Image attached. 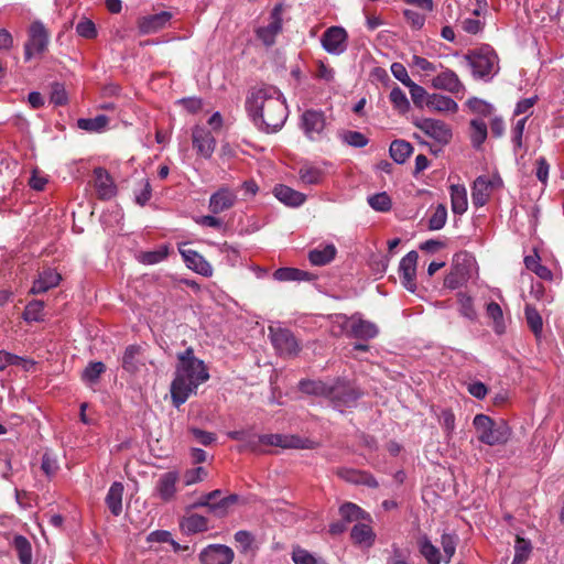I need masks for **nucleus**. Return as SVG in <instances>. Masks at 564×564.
<instances>
[{"label": "nucleus", "mask_w": 564, "mask_h": 564, "mask_svg": "<svg viewBox=\"0 0 564 564\" xmlns=\"http://www.w3.org/2000/svg\"><path fill=\"white\" fill-rule=\"evenodd\" d=\"M406 87L409 88L413 104L416 107H423L424 104L426 105V99L430 95L426 93V90L422 86L412 82Z\"/></svg>", "instance_id": "53"}, {"label": "nucleus", "mask_w": 564, "mask_h": 564, "mask_svg": "<svg viewBox=\"0 0 564 564\" xmlns=\"http://www.w3.org/2000/svg\"><path fill=\"white\" fill-rule=\"evenodd\" d=\"M93 185L97 197L101 200H108L117 193V186L111 175L104 167H96L94 170Z\"/></svg>", "instance_id": "13"}, {"label": "nucleus", "mask_w": 564, "mask_h": 564, "mask_svg": "<svg viewBox=\"0 0 564 564\" xmlns=\"http://www.w3.org/2000/svg\"><path fill=\"white\" fill-rule=\"evenodd\" d=\"M292 560L295 564H317V558H315L313 554L301 546L293 549Z\"/></svg>", "instance_id": "57"}, {"label": "nucleus", "mask_w": 564, "mask_h": 564, "mask_svg": "<svg viewBox=\"0 0 564 564\" xmlns=\"http://www.w3.org/2000/svg\"><path fill=\"white\" fill-rule=\"evenodd\" d=\"M61 280L62 276L58 272L50 268L44 269L42 272L39 273V278L33 282L30 292L32 294L45 293L50 289L57 286Z\"/></svg>", "instance_id": "25"}, {"label": "nucleus", "mask_w": 564, "mask_h": 564, "mask_svg": "<svg viewBox=\"0 0 564 564\" xmlns=\"http://www.w3.org/2000/svg\"><path fill=\"white\" fill-rule=\"evenodd\" d=\"M372 523L371 516L355 505V545L369 549L375 544L377 534Z\"/></svg>", "instance_id": "7"}, {"label": "nucleus", "mask_w": 564, "mask_h": 564, "mask_svg": "<svg viewBox=\"0 0 564 564\" xmlns=\"http://www.w3.org/2000/svg\"><path fill=\"white\" fill-rule=\"evenodd\" d=\"M167 254V246H162L158 250L141 252L138 260L143 264H155L163 261Z\"/></svg>", "instance_id": "48"}, {"label": "nucleus", "mask_w": 564, "mask_h": 564, "mask_svg": "<svg viewBox=\"0 0 564 564\" xmlns=\"http://www.w3.org/2000/svg\"><path fill=\"white\" fill-rule=\"evenodd\" d=\"M235 541L241 547V552L247 553L249 551V549L251 547L254 539H253V535L249 531L240 530L235 533Z\"/></svg>", "instance_id": "63"}, {"label": "nucleus", "mask_w": 564, "mask_h": 564, "mask_svg": "<svg viewBox=\"0 0 564 564\" xmlns=\"http://www.w3.org/2000/svg\"><path fill=\"white\" fill-rule=\"evenodd\" d=\"M447 220V209L444 204H438L432 216L429 219V229L431 230H440L442 229Z\"/></svg>", "instance_id": "49"}, {"label": "nucleus", "mask_w": 564, "mask_h": 564, "mask_svg": "<svg viewBox=\"0 0 564 564\" xmlns=\"http://www.w3.org/2000/svg\"><path fill=\"white\" fill-rule=\"evenodd\" d=\"M419 254L416 251H410L400 261L399 271L403 286L414 292L416 289V264Z\"/></svg>", "instance_id": "12"}, {"label": "nucleus", "mask_w": 564, "mask_h": 564, "mask_svg": "<svg viewBox=\"0 0 564 564\" xmlns=\"http://www.w3.org/2000/svg\"><path fill=\"white\" fill-rule=\"evenodd\" d=\"M50 43V33L41 21H33L28 31L24 44V59L30 61L34 54H43Z\"/></svg>", "instance_id": "6"}, {"label": "nucleus", "mask_w": 564, "mask_h": 564, "mask_svg": "<svg viewBox=\"0 0 564 564\" xmlns=\"http://www.w3.org/2000/svg\"><path fill=\"white\" fill-rule=\"evenodd\" d=\"M198 557L200 564H232L235 553L225 544H209L200 551Z\"/></svg>", "instance_id": "10"}, {"label": "nucleus", "mask_w": 564, "mask_h": 564, "mask_svg": "<svg viewBox=\"0 0 564 564\" xmlns=\"http://www.w3.org/2000/svg\"><path fill=\"white\" fill-rule=\"evenodd\" d=\"M514 551V557L511 564H524L532 551L531 542L518 535Z\"/></svg>", "instance_id": "44"}, {"label": "nucleus", "mask_w": 564, "mask_h": 564, "mask_svg": "<svg viewBox=\"0 0 564 564\" xmlns=\"http://www.w3.org/2000/svg\"><path fill=\"white\" fill-rule=\"evenodd\" d=\"M431 85L435 89L446 90L451 94H459L465 91V86L460 82L458 75L449 68H445L435 77H433Z\"/></svg>", "instance_id": "14"}, {"label": "nucleus", "mask_w": 564, "mask_h": 564, "mask_svg": "<svg viewBox=\"0 0 564 564\" xmlns=\"http://www.w3.org/2000/svg\"><path fill=\"white\" fill-rule=\"evenodd\" d=\"M479 442L489 445H503L511 436V427L505 420L496 422L486 414H477L473 420Z\"/></svg>", "instance_id": "4"}, {"label": "nucleus", "mask_w": 564, "mask_h": 564, "mask_svg": "<svg viewBox=\"0 0 564 564\" xmlns=\"http://www.w3.org/2000/svg\"><path fill=\"white\" fill-rule=\"evenodd\" d=\"M207 476V471L204 467H196L187 469L183 475V481L185 486H191L196 482L204 480Z\"/></svg>", "instance_id": "55"}, {"label": "nucleus", "mask_w": 564, "mask_h": 564, "mask_svg": "<svg viewBox=\"0 0 564 564\" xmlns=\"http://www.w3.org/2000/svg\"><path fill=\"white\" fill-rule=\"evenodd\" d=\"M76 32L79 36L85 39H95L97 36L95 23L88 19H83L77 23Z\"/></svg>", "instance_id": "56"}, {"label": "nucleus", "mask_w": 564, "mask_h": 564, "mask_svg": "<svg viewBox=\"0 0 564 564\" xmlns=\"http://www.w3.org/2000/svg\"><path fill=\"white\" fill-rule=\"evenodd\" d=\"M413 151V147L410 142L404 140H394L390 144V156L393 159V161L398 164L404 163L408 158L411 155Z\"/></svg>", "instance_id": "36"}, {"label": "nucleus", "mask_w": 564, "mask_h": 564, "mask_svg": "<svg viewBox=\"0 0 564 564\" xmlns=\"http://www.w3.org/2000/svg\"><path fill=\"white\" fill-rule=\"evenodd\" d=\"M209 379L205 362L198 359L192 347L177 354L174 379L171 383L172 403L178 408L184 404L197 388Z\"/></svg>", "instance_id": "2"}, {"label": "nucleus", "mask_w": 564, "mask_h": 564, "mask_svg": "<svg viewBox=\"0 0 564 564\" xmlns=\"http://www.w3.org/2000/svg\"><path fill=\"white\" fill-rule=\"evenodd\" d=\"M415 127L440 144H447L453 135L449 126L436 119H421L415 122Z\"/></svg>", "instance_id": "9"}, {"label": "nucleus", "mask_w": 564, "mask_h": 564, "mask_svg": "<svg viewBox=\"0 0 564 564\" xmlns=\"http://www.w3.org/2000/svg\"><path fill=\"white\" fill-rule=\"evenodd\" d=\"M339 514L341 517V521L333 522L329 525V533L332 535H338L346 530V525L352 519V503L346 502L339 508Z\"/></svg>", "instance_id": "37"}, {"label": "nucleus", "mask_w": 564, "mask_h": 564, "mask_svg": "<svg viewBox=\"0 0 564 564\" xmlns=\"http://www.w3.org/2000/svg\"><path fill=\"white\" fill-rule=\"evenodd\" d=\"M527 120H528V117H523L521 119H519L517 121V123L514 124V127L512 128V137H511V141L513 143V147H514V151L517 152L519 149L522 148L523 143H522V137H523V132H524V129H525V123H527Z\"/></svg>", "instance_id": "54"}, {"label": "nucleus", "mask_w": 564, "mask_h": 564, "mask_svg": "<svg viewBox=\"0 0 564 564\" xmlns=\"http://www.w3.org/2000/svg\"><path fill=\"white\" fill-rule=\"evenodd\" d=\"M271 343L280 356L295 357L301 346L294 334L286 328H269Z\"/></svg>", "instance_id": "8"}, {"label": "nucleus", "mask_w": 564, "mask_h": 564, "mask_svg": "<svg viewBox=\"0 0 564 564\" xmlns=\"http://www.w3.org/2000/svg\"><path fill=\"white\" fill-rule=\"evenodd\" d=\"M109 122V118L105 115H98L95 118H80L77 121L79 129L88 132H100Z\"/></svg>", "instance_id": "38"}, {"label": "nucleus", "mask_w": 564, "mask_h": 564, "mask_svg": "<svg viewBox=\"0 0 564 564\" xmlns=\"http://www.w3.org/2000/svg\"><path fill=\"white\" fill-rule=\"evenodd\" d=\"M488 135L486 122L481 118L470 121V141L475 149H480Z\"/></svg>", "instance_id": "34"}, {"label": "nucleus", "mask_w": 564, "mask_h": 564, "mask_svg": "<svg viewBox=\"0 0 564 564\" xmlns=\"http://www.w3.org/2000/svg\"><path fill=\"white\" fill-rule=\"evenodd\" d=\"M121 366L130 375L138 373L145 366L142 347L140 345H129L122 355Z\"/></svg>", "instance_id": "17"}, {"label": "nucleus", "mask_w": 564, "mask_h": 564, "mask_svg": "<svg viewBox=\"0 0 564 564\" xmlns=\"http://www.w3.org/2000/svg\"><path fill=\"white\" fill-rule=\"evenodd\" d=\"M524 264L527 269L534 272L543 280H551L553 276L551 270L540 262V258L538 256H527L524 258Z\"/></svg>", "instance_id": "43"}, {"label": "nucleus", "mask_w": 564, "mask_h": 564, "mask_svg": "<svg viewBox=\"0 0 564 564\" xmlns=\"http://www.w3.org/2000/svg\"><path fill=\"white\" fill-rule=\"evenodd\" d=\"M465 58L475 77L490 80L499 70V58L490 46H482L468 53Z\"/></svg>", "instance_id": "5"}, {"label": "nucleus", "mask_w": 564, "mask_h": 564, "mask_svg": "<svg viewBox=\"0 0 564 564\" xmlns=\"http://www.w3.org/2000/svg\"><path fill=\"white\" fill-rule=\"evenodd\" d=\"M332 332L336 336L344 335V334L347 336H350L352 333V323H351L350 318H348L346 316H339V315L336 316Z\"/></svg>", "instance_id": "52"}, {"label": "nucleus", "mask_w": 564, "mask_h": 564, "mask_svg": "<svg viewBox=\"0 0 564 564\" xmlns=\"http://www.w3.org/2000/svg\"><path fill=\"white\" fill-rule=\"evenodd\" d=\"M106 371V366L101 361L89 362L83 372V379L90 383L96 382Z\"/></svg>", "instance_id": "51"}, {"label": "nucleus", "mask_w": 564, "mask_h": 564, "mask_svg": "<svg viewBox=\"0 0 564 564\" xmlns=\"http://www.w3.org/2000/svg\"><path fill=\"white\" fill-rule=\"evenodd\" d=\"M420 553L424 556L429 564H440V551L434 546L427 536L419 539Z\"/></svg>", "instance_id": "40"}, {"label": "nucleus", "mask_w": 564, "mask_h": 564, "mask_svg": "<svg viewBox=\"0 0 564 564\" xmlns=\"http://www.w3.org/2000/svg\"><path fill=\"white\" fill-rule=\"evenodd\" d=\"M245 107L254 126L267 133L279 131L289 113L282 93L267 84L249 89Z\"/></svg>", "instance_id": "1"}, {"label": "nucleus", "mask_w": 564, "mask_h": 564, "mask_svg": "<svg viewBox=\"0 0 564 564\" xmlns=\"http://www.w3.org/2000/svg\"><path fill=\"white\" fill-rule=\"evenodd\" d=\"M180 252L188 269L204 276L213 275V267L200 253L185 248H180Z\"/></svg>", "instance_id": "20"}, {"label": "nucleus", "mask_w": 564, "mask_h": 564, "mask_svg": "<svg viewBox=\"0 0 564 564\" xmlns=\"http://www.w3.org/2000/svg\"><path fill=\"white\" fill-rule=\"evenodd\" d=\"M273 276L282 282L310 280L308 272L295 268H280L274 271Z\"/></svg>", "instance_id": "39"}, {"label": "nucleus", "mask_w": 564, "mask_h": 564, "mask_svg": "<svg viewBox=\"0 0 564 564\" xmlns=\"http://www.w3.org/2000/svg\"><path fill=\"white\" fill-rule=\"evenodd\" d=\"M180 528L187 535L205 532L208 530V519L197 513H191L182 518Z\"/></svg>", "instance_id": "28"}, {"label": "nucleus", "mask_w": 564, "mask_h": 564, "mask_svg": "<svg viewBox=\"0 0 564 564\" xmlns=\"http://www.w3.org/2000/svg\"><path fill=\"white\" fill-rule=\"evenodd\" d=\"M299 389L305 394L329 399L334 408L340 412H345L352 401V387L348 380L337 379L333 384H328L322 380L302 379Z\"/></svg>", "instance_id": "3"}, {"label": "nucleus", "mask_w": 564, "mask_h": 564, "mask_svg": "<svg viewBox=\"0 0 564 564\" xmlns=\"http://www.w3.org/2000/svg\"><path fill=\"white\" fill-rule=\"evenodd\" d=\"M441 544L446 556V562H449L456 551L455 536L448 533H444L441 539Z\"/></svg>", "instance_id": "60"}, {"label": "nucleus", "mask_w": 564, "mask_h": 564, "mask_svg": "<svg viewBox=\"0 0 564 564\" xmlns=\"http://www.w3.org/2000/svg\"><path fill=\"white\" fill-rule=\"evenodd\" d=\"M299 176L302 183L306 185L317 184L323 177V173L319 169L311 166V165H303L299 171Z\"/></svg>", "instance_id": "50"}, {"label": "nucleus", "mask_w": 564, "mask_h": 564, "mask_svg": "<svg viewBox=\"0 0 564 564\" xmlns=\"http://www.w3.org/2000/svg\"><path fill=\"white\" fill-rule=\"evenodd\" d=\"M336 248L334 245H326L315 248L308 252V260L313 265H325L334 260Z\"/></svg>", "instance_id": "32"}, {"label": "nucleus", "mask_w": 564, "mask_h": 564, "mask_svg": "<svg viewBox=\"0 0 564 564\" xmlns=\"http://www.w3.org/2000/svg\"><path fill=\"white\" fill-rule=\"evenodd\" d=\"M177 481V471H167L160 476L155 485V490L163 501H170L174 498Z\"/></svg>", "instance_id": "24"}, {"label": "nucleus", "mask_w": 564, "mask_h": 564, "mask_svg": "<svg viewBox=\"0 0 564 564\" xmlns=\"http://www.w3.org/2000/svg\"><path fill=\"white\" fill-rule=\"evenodd\" d=\"M426 107L431 111L440 113H456L458 110V105L452 97L441 94L430 95L426 99Z\"/></svg>", "instance_id": "27"}, {"label": "nucleus", "mask_w": 564, "mask_h": 564, "mask_svg": "<svg viewBox=\"0 0 564 564\" xmlns=\"http://www.w3.org/2000/svg\"><path fill=\"white\" fill-rule=\"evenodd\" d=\"M236 195L228 188H220L209 198V210L213 214H219L234 206Z\"/></svg>", "instance_id": "26"}, {"label": "nucleus", "mask_w": 564, "mask_h": 564, "mask_svg": "<svg viewBox=\"0 0 564 564\" xmlns=\"http://www.w3.org/2000/svg\"><path fill=\"white\" fill-rule=\"evenodd\" d=\"M486 312L488 317L494 322V329L497 334H501L505 330L503 313L500 305L496 302L487 304Z\"/></svg>", "instance_id": "47"}, {"label": "nucleus", "mask_w": 564, "mask_h": 564, "mask_svg": "<svg viewBox=\"0 0 564 564\" xmlns=\"http://www.w3.org/2000/svg\"><path fill=\"white\" fill-rule=\"evenodd\" d=\"M536 101V96L521 99L520 101H518L516 106L514 116L527 115L525 117L529 118V116L532 115V108L534 107Z\"/></svg>", "instance_id": "61"}, {"label": "nucleus", "mask_w": 564, "mask_h": 564, "mask_svg": "<svg viewBox=\"0 0 564 564\" xmlns=\"http://www.w3.org/2000/svg\"><path fill=\"white\" fill-rule=\"evenodd\" d=\"M305 442L296 435L263 434L259 436L260 444L281 448H305L307 447Z\"/></svg>", "instance_id": "18"}, {"label": "nucleus", "mask_w": 564, "mask_h": 564, "mask_svg": "<svg viewBox=\"0 0 564 564\" xmlns=\"http://www.w3.org/2000/svg\"><path fill=\"white\" fill-rule=\"evenodd\" d=\"M524 316L528 327L533 333L535 339L540 340L543 334V319L541 314L534 306L527 304L524 307Z\"/></svg>", "instance_id": "33"}, {"label": "nucleus", "mask_w": 564, "mask_h": 564, "mask_svg": "<svg viewBox=\"0 0 564 564\" xmlns=\"http://www.w3.org/2000/svg\"><path fill=\"white\" fill-rule=\"evenodd\" d=\"M389 100L399 113L404 115L410 110V101L405 93L398 86L391 89Z\"/></svg>", "instance_id": "41"}, {"label": "nucleus", "mask_w": 564, "mask_h": 564, "mask_svg": "<svg viewBox=\"0 0 564 564\" xmlns=\"http://www.w3.org/2000/svg\"><path fill=\"white\" fill-rule=\"evenodd\" d=\"M50 100L55 106H63L67 102V95L63 84L54 83L52 85Z\"/></svg>", "instance_id": "59"}, {"label": "nucleus", "mask_w": 564, "mask_h": 564, "mask_svg": "<svg viewBox=\"0 0 564 564\" xmlns=\"http://www.w3.org/2000/svg\"><path fill=\"white\" fill-rule=\"evenodd\" d=\"M494 187V181L487 176H478L473 184L471 199L477 207H482L489 200Z\"/></svg>", "instance_id": "23"}, {"label": "nucleus", "mask_w": 564, "mask_h": 564, "mask_svg": "<svg viewBox=\"0 0 564 564\" xmlns=\"http://www.w3.org/2000/svg\"><path fill=\"white\" fill-rule=\"evenodd\" d=\"M172 14L167 11L141 17L138 20V29L141 34L155 33L163 29L171 20Z\"/></svg>", "instance_id": "22"}, {"label": "nucleus", "mask_w": 564, "mask_h": 564, "mask_svg": "<svg viewBox=\"0 0 564 564\" xmlns=\"http://www.w3.org/2000/svg\"><path fill=\"white\" fill-rule=\"evenodd\" d=\"M23 318L26 322H41L44 319V302L33 300L26 304Z\"/></svg>", "instance_id": "42"}, {"label": "nucleus", "mask_w": 564, "mask_h": 564, "mask_svg": "<svg viewBox=\"0 0 564 564\" xmlns=\"http://www.w3.org/2000/svg\"><path fill=\"white\" fill-rule=\"evenodd\" d=\"M302 127L310 140H321L325 129L324 113L317 110H306L302 115Z\"/></svg>", "instance_id": "11"}, {"label": "nucleus", "mask_w": 564, "mask_h": 564, "mask_svg": "<svg viewBox=\"0 0 564 564\" xmlns=\"http://www.w3.org/2000/svg\"><path fill=\"white\" fill-rule=\"evenodd\" d=\"M403 14L406 22L415 30H420L425 23V17L414 10L406 9Z\"/></svg>", "instance_id": "64"}, {"label": "nucleus", "mask_w": 564, "mask_h": 564, "mask_svg": "<svg viewBox=\"0 0 564 564\" xmlns=\"http://www.w3.org/2000/svg\"><path fill=\"white\" fill-rule=\"evenodd\" d=\"M440 423L447 436H451L455 430V415L452 410L444 409L440 413Z\"/></svg>", "instance_id": "58"}, {"label": "nucleus", "mask_w": 564, "mask_h": 564, "mask_svg": "<svg viewBox=\"0 0 564 564\" xmlns=\"http://www.w3.org/2000/svg\"><path fill=\"white\" fill-rule=\"evenodd\" d=\"M282 7L275 6L271 12V22L267 26H261L257 30V36L265 46H271L275 42V36L282 30Z\"/></svg>", "instance_id": "15"}, {"label": "nucleus", "mask_w": 564, "mask_h": 564, "mask_svg": "<svg viewBox=\"0 0 564 564\" xmlns=\"http://www.w3.org/2000/svg\"><path fill=\"white\" fill-rule=\"evenodd\" d=\"M466 105L473 113L479 115L484 118H490L495 111L492 105L476 97L469 98Z\"/></svg>", "instance_id": "46"}, {"label": "nucleus", "mask_w": 564, "mask_h": 564, "mask_svg": "<svg viewBox=\"0 0 564 564\" xmlns=\"http://www.w3.org/2000/svg\"><path fill=\"white\" fill-rule=\"evenodd\" d=\"M347 33L343 28L332 26L322 36L323 47L333 54L341 53L346 47Z\"/></svg>", "instance_id": "19"}, {"label": "nucleus", "mask_w": 564, "mask_h": 564, "mask_svg": "<svg viewBox=\"0 0 564 564\" xmlns=\"http://www.w3.org/2000/svg\"><path fill=\"white\" fill-rule=\"evenodd\" d=\"M273 194L280 202L291 207L301 206L306 199L303 193L282 184L274 187Z\"/></svg>", "instance_id": "29"}, {"label": "nucleus", "mask_w": 564, "mask_h": 564, "mask_svg": "<svg viewBox=\"0 0 564 564\" xmlns=\"http://www.w3.org/2000/svg\"><path fill=\"white\" fill-rule=\"evenodd\" d=\"M123 490V485L120 481H115L111 484L105 499L110 512L116 517L122 512Z\"/></svg>", "instance_id": "30"}, {"label": "nucleus", "mask_w": 564, "mask_h": 564, "mask_svg": "<svg viewBox=\"0 0 564 564\" xmlns=\"http://www.w3.org/2000/svg\"><path fill=\"white\" fill-rule=\"evenodd\" d=\"M451 206L454 214L462 215L467 210V191L464 185H451Z\"/></svg>", "instance_id": "31"}, {"label": "nucleus", "mask_w": 564, "mask_h": 564, "mask_svg": "<svg viewBox=\"0 0 564 564\" xmlns=\"http://www.w3.org/2000/svg\"><path fill=\"white\" fill-rule=\"evenodd\" d=\"M193 145L197 153L206 159L210 158L216 148V140L212 132L204 127L196 126L192 133Z\"/></svg>", "instance_id": "16"}, {"label": "nucleus", "mask_w": 564, "mask_h": 564, "mask_svg": "<svg viewBox=\"0 0 564 564\" xmlns=\"http://www.w3.org/2000/svg\"><path fill=\"white\" fill-rule=\"evenodd\" d=\"M41 469L48 477H53L58 470V464L48 453L43 454Z\"/></svg>", "instance_id": "62"}, {"label": "nucleus", "mask_w": 564, "mask_h": 564, "mask_svg": "<svg viewBox=\"0 0 564 564\" xmlns=\"http://www.w3.org/2000/svg\"><path fill=\"white\" fill-rule=\"evenodd\" d=\"M367 202L372 209L380 213L389 212L392 207V200L386 192L368 196Z\"/></svg>", "instance_id": "45"}, {"label": "nucleus", "mask_w": 564, "mask_h": 564, "mask_svg": "<svg viewBox=\"0 0 564 564\" xmlns=\"http://www.w3.org/2000/svg\"><path fill=\"white\" fill-rule=\"evenodd\" d=\"M12 545L17 552L20 564H32V545L23 535H15Z\"/></svg>", "instance_id": "35"}, {"label": "nucleus", "mask_w": 564, "mask_h": 564, "mask_svg": "<svg viewBox=\"0 0 564 564\" xmlns=\"http://www.w3.org/2000/svg\"><path fill=\"white\" fill-rule=\"evenodd\" d=\"M379 334V328L375 323L369 321L357 318L355 315V350L366 351L369 346L366 344H359L356 339L369 340L375 338Z\"/></svg>", "instance_id": "21"}]
</instances>
